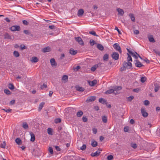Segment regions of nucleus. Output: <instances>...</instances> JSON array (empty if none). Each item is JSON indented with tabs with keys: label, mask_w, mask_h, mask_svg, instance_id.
<instances>
[{
	"label": "nucleus",
	"mask_w": 160,
	"mask_h": 160,
	"mask_svg": "<svg viewBox=\"0 0 160 160\" xmlns=\"http://www.w3.org/2000/svg\"><path fill=\"white\" fill-rule=\"evenodd\" d=\"M123 65L125 68L127 69H131L132 68V64L131 62L128 61H124L123 64Z\"/></svg>",
	"instance_id": "nucleus-1"
},
{
	"label": "nucleus",
	"mask_w": 160,
	"mask_h": 160,
	"mask_svg": "<svg viewBox=\"0 0 160 160\" xmlns=\"http://www.w3.org/2000/svg\"><path fill=\"white\" fill-rule=\"evenodd\" d=\"M113 47L116 50L118 51L119 52L121 53L122 50L121 48L119 46V44L117 43H115L113 45Z\"/></svg>",
	"instance_id": "nucleus-2"
},
{
	"label": "nucleus",
	"mask_w": 160,
	"mask_h": 160,
	"mask_svg": "<svg viewBox=\"0 0 160 160\" xmlns=\"http://www.w3.org/2000/svg\"><path fill=\"white\" fill-rule=\"evenodd\" d=\"M11 30L12 31H19L20 30V27L19 26H13L11 27Z\"/></svg>",
	"instance_id": "nucleus-3"
},
{
	"label": "nucleus",
	"mask_w": 160,
	"mask_h": 160,
	"mask_svg": "<svg viewBox=\"0 0 160 160\" xmlns=\"http://www.w3.org/2000/svg\"><path fill=\"white\" fill-rule=\"evenodd\" d=\"M134 62L135 65L137 67L140 68L144 66V65L142 64L138 60H136Z\"/></svg>",
	"instance_id": "nucleus-4"
},
{
	"label": "nucleus",
	"mask_w": 160,
	"mask_h": 160,
	"mask_svg": "<svg viewBox=\"0 0 160 160\" xmlns=\"http://www.w3.org/2000/svg\"><path fill=\"white\" fill-rule=\"evenodd\" d=\"M96 99V97L95 96H90L88 97L86 100L87 102H91L94 101Z\"/></svg>",
	"instance_id": "nucleus-5"
},
{
	"label": "nucleus",
	"mask_w": 160,
	"mask_h": 160,
	"mask_svg": "<svg viewBox=\"0 0 160 160\" xmlns=\"http://www.w3.org/2000/svg\"><path fill=\"white\" fill-rule=\"evenodd\" d=\"M141 112L142 116L144 117H147L148 115L147 112H146L145 109L144 108H142L141 109Z\"/></svg>",
	"instance_id": "nucleus-6"
},
{
	"label": "nucleus",
	"mask_w": 160,
	"mask_h": 160,
	"mask_svg": "<svg viewBox=\"0 0 160 160\" xmlns=\"http://www.w3.org/2000/svg\"><path fill=\"white\" fill-rule=\"evenodd\" d=\"M75 39L76 41L78 42L80 44L82 45H83L84 44L82 38L80 37H75Z\"/></svg>",
	"instance_id": "nucleus-7"
},
{
	"label": "nucleus",
	"mask_w": 160,
	"mask_h": 160,
	"mask_svg": "<svg viewBox=\"0 0 160 160\" xmlns=\"http://www.w3.org/2000/svg\"><path fill=\"white\" fill-rule=\"evenodd\" d=\"M119 54L116 52H113L112 55V58L115 60H118L119 58Z\"/></svg>",
	"instance_id": "nucleus-8"
},
{
	"label": "nucleus",
	"mask_w": 160,
	"mask_h": 160,
	"mask_svg": "<svg viewBox=\"0 0 160 160\" xmlns=\"http://www.w3.org/2000/svg\"><path fill=\"white\" fill-rule=\"evenodd\" d=\"M88 83L90 86H93L97 83V81L96 80H94L92 81H88Z\"/></svg>",
	"instance_id": "nucleus-9"
},
{
	"label": "nucleus",
	"mask_w": 160,
	"mask_h": 160,
	"mask_svg": "<svg viewBox=\"0 0 160 160\" xmlns=\"http://www.w3.org/2000/svg\"><path fill=\"white\" fill-rule=\"evenodd\" d=\"M51 51V49L49 47L44 48L42 49V51L43 52H50Z\"/></svg>",
	"instance_id": "nucleus-10"
},
{
	"label": "nucleus",
	"mask_w": 160,
	"mask_h": 160,
	"mask_svg": "<svg viewBox=\"0 0 160 160\" xmlns=\"http://www.w3.org/2000/svg\"><path fill=\"white\" fill-rule=\"evenodd\" d=\"M50 62L52 66H56L57 65V64L55 61V59L53 58H51L50 59Z\"/></svg>",
	"instance_id": "nucleus-11"
},
{
	"label": "nucleus",
	"mask_w": 160,
	"mask_h": 160,
	"mask_svg": "<svg viewBox=\"0 0 160 160\" xmlns=\"http://www.w3.org/2000/svg\"><path fill=\"white\" fill-rule=\"evenodd\" d=\"M84 12L83 9H80L78 12V16L79 17H81L82 16L84 13Z\"/></svg>",
	"instance_id": "nucleus-12"
},
{
	"label": "nucleus",
	"mask_w": 160,
	"mask_h": 160,
	"mask_svg": "<svg viewBox=\"0 0 160 160\" xmlns=\"http://www.w3.org/2000/svg\"><path fill=\"white\" fill-rule=\"evenodd\" d=\"M112 93H114L115 94H117V92H114V90H113V89H110L109 90H108L106 91L105 92V93L106 94H109Z\"/></svg>",
	"instance_id": "nucleus-13"
},
{
	"label": "nucleus",
	"mask_w": 160,
	"mask_h": 160,
	"mask_svg": "<svg viewBox=\"0 0 160 160\" xmlns=\"http://www.w3.org/2000/svg\"><path fill=\"white\" fill-rule=\"evenodd\" d=\"M101 152L100 151H97L96 152L94 153H92L91 154V155L92 157H95L98 156Z\"/></svg>",
	"instance_id": "nucleus-14"
},
{
	"label": "nucleus",
	"mask_w": 160,
	"mask_h": 160,
	"mask_svg": "<svg viewBox=\"0 0 160 160\" xmlns=\"http://www.w3.org/2000/svg\"><path fill=\"white\" fill-rule=\"evenodd\" d=\"M117 11L118 12L119 14L121 16L123 15L124 12L122 9L120 8H118L117 9Z\"/></svg>",
	"instance_id": "nucleus-15"
},
{
	"label": "nucleus",
	"mask_w": 160,
	"mask_h": 160,
	"mask_svg": "<svg viewBox=\"0 0 160 160\" xmlns=\"http://www.w3.org/2000/svg\"><path fill=\"white\" fill-rule=\"evenodd\" d=\"M75 88L77 90L80 92H83L85 90L84 88L79 86H76Z\"/></svg>",
	"instance_id": "nucleus-16"
},
{
	"label": "nucleus",
	"mask_w": 160,
	"mask_h": 160,
	"mask_svg": "<svg viewBox=\"0 0 160 160\" xmlns=\"http://www.w3.org/2000/svg\"><path fill=\"white\" fill-rule=\"evenodd\" d=\"M149 41L150 42H155V40L154 39L152 35H151L148 37Z\"/></svg>",
	"instance_id": "nucleus-17"
},
{
	"label": "nucleus",
	"mask_w": 160,
	"mask_h": 160,
	"mask_svg": "<svg viewBox=\"0 0 160 160\" xmlns=\"http://www.w3.org/2000/svg\"><path fill=\"white\" fill-rule=\"evenodd\" d=\"M121 89L122 87L121 86H116L113 87V90H114V92L118 93L117 91L120 90Z\"/></svg>",
	"instance_id": "nucleus-18"
},
{
	"label": "nucleus",
	"mask_w": 160,
	"mask_h": 160,
	"mask_svg": "<svg viewBox=\"0 0 160 160\" xmlns=\"http://www.w3.org/2000/svg\"><path fill=\"white\" fill-rule=\"evenodd\" d=\"M31 135V141L32 142H34L35 140V138L34 134L32 132H30Z\"/></svg>",
	"instance_id": "nucleus-19"
},
{
	"label": "nucleus",
	"mask_w": 160,
	"mask_h": 160,
	"mask_svg": "<svg viewBox=\"0 0 160 160\" xmlns=\"http://www.w3.org/2000/svg\"><path fill=\"white\" fill-rule=\"evenodd\" d=\"M69 52L72 55H75L77 54V51L74 50L73 48H71Z\"/></svg>",
	"instance_id": "nucleus-20"
},
{
	"label": "nucleus",
	"mask_w": 160,
	"mask_h": 160,
	"mask_svg": "<svg viewBox=\"0 0 160 160\" xmlns=\"http://www.w3.org/2000/svg\"><path fill=\"white\" fill-rule=\"evenodd\" d=\"M99 102L103 104H106L107 103V101L102 98H101L99 99Z\"/></svg>",
	"instance_id": "nucleus-21"
},
{
	"label": "nucleus",
	"mask_w": 160,
	"mask_h": 160,
	"mask_svg": "<svg viewBox=\"0 0 160 160\" xmlns=\"http://www.w3.org/2000/svg\"><path fill=\"white\" fill-rule=\"evenodd\" d=\"M31 61L32 62H36L38 61V59L36 57H33Z\"/></svg>",
	"instance_id": "nucleus-22"
},
{
	"label": "nucleus",
	"mask_w": 160,
	"mask_h": 160,
	"mask_svg": "<svg viewBox=\"0 0 160 160\" xmlns=\"http://www.w3.org/2000/svg\"><path fill=\"white\" fill-rule=\"evenodd\" d=\"M97 48L101 51H102L104 50L103 46L100 44H98L97 45Z\"/></svg>",
	"instance_id": "nucleus-23"
},
{
	"label": "nucleus",
	"mask_w": 160,
	"mask_h": 160,
	"mask_svg": "<svg viewBox=\"0 0 160 160\" xmlns=\"http://www.w3.org/2000/svg\"><path fill=\"white\" fill-rule=\"evenodd\" d=\"M129 16L130 17L131 20L133 22H135V17L134 15L132 13H130L129 14Z\"/></svg>",
	"instance_id": "nucleus-24"
},
{
	"label": "nucleus",
	"mask_w": 160,
	"mask_h": 160,
	"mask_svg": "<svg viewBox=\"0 0 160 160\" xmlns=\"http://www.w3.org/2000/svg\"><path fill=\"white\" fill-rule=\"evenodd\" d=\"M91 144L92 147H96L97 146L98 143L97 142L94 140H92V141Z\"/></svg>",
	"instance_id": "nucleus-25"
},
{
	"label": "nucleus",
	"mask_w": 160,
	"mask_h": 160,
	"mask_svg": "<svg viewBox=\"0 0 160 160\" xmlns=\"http://www.w3.org/2000/svg\"><path fill=\"white\" fill-rule=\"evenodd\" d=\"M62 79L65 81L64 83L66 82L68 80V76L66 75H63L62 77Z\"/></svg>",
	"instance_id": "nucleus-26"
},
{
	"label": "nucleus",
	"mask_w": 160,
	"mask_h": 160,
	"mask_svg": "<svg viewBox=\"0 0 160 160\" xmlns=\"http://www.w3.org/2000/svg\"><path fill=\"white\" fill-rule=\"evenodd\" d=\"M15 142L18 145L22 144V141L19 138H17L15 139Z\"/></svg>",
	"instance_id": "nucleus-27"
},
{
	"label": "nucleus",
	"mask_w": 160,
	"mask_h": 160,
	"mask_svg": "<svg viewBox=\"0 0 160 160\" xmlns=\"http://www.w3.org/2000/svg\"><path fill=\"white\" fill-rule=\"evenodd\" d=\"M4 37L5 39H11V36L8 33H6L4 34Z\"/></svg>",
	"instance_id": "nucleus-28"
},
{
	"label": "nucleus",
	"mask_w": 160,
	"mask_h": 160,
	"mask_svg": "<svg viewBox=\"0 0 160 160\" xmlns=\"http://www.w3.org/2000/svg\"><path fill=\"white\" fill-rule=\"evenodd\" d=\"M44 104L45 103L43 102H42L40 104L38 107L39 111H40L42 109Z\"/></svg>",
	"instance_id": "nucleus-29"
},
{
	"label": "nucleus",
	"mask_w": 160,
	"mask_h": 160,
	"mask_svg": "<svg viewBox=\"0 0 160 160\" xmlns=\"http://www.w3.org/2000/svg\"><path fill=\"white\" fill-rule=\"evenodd\" d=\"M102 122L104 123H107V118L105 116H103L102 117Z\"/></svg>",
	"instance_id": "nucleus-30"
},
{
	"label": "nucleus",
	"mask_w": 160,
	"mask_h": 160,
	"mask_svg": "<svg viewBox=\"0 0 160 160\" xmlns=\"http://www.w3.org/2000/svg\"><path fill=\"white\" fill-rule=\"evenodd\" d=\"M98 64L97 65H94L91 68V71L92 72H94L96 70V69L98 68Z\"/></svg>",
	"instance_id": "nucleus-31"
},
{
	"label": "nucleus",
	"mask_w": 160,
	"mask_h": 160,
	"mask_svg": "<svg viewBox=\"0 0 160 160\" xmlns=\"http://www.w3.org/2000/svg\"><path fill=\"white\" fill-rule=\"evenodd\" d=\"M127 55H128V57H127V61L128 62H132V59L131 57V56L128 53H127Z\"/></svg>",
	"instance_id": "nucleus-32"
},
{
	"label": "nucleus",
	"mask_w": 160,
	"mask_h": 160,
	"mask_svg": "<svg viewBox=\"0 0 160 160\" xmlns=\"http://www.w3.org/2000/svg\"><path fill=\"white\" fill-rule=\"evenodd\" d=\"M83 114V112L81 111H79L77 112V115L78 117H81Z\"/></svg>",
	"instance_id": "nucleus-33"
},
{
	"label": "nucleus",
	"mask_w": 160,
	"mask_h": 160,
	"mask_svg": "<svg viewBox=\"0 0 160 160\" xmlns=\"http://www.w3.org/2000/svg\"><path fill=\"white\" fill-rule=\"evenodd\" d=\"M13 54L14 56L16 57H18L20 55L19 53L18 52L16 51H15L13 52Z\"/></svg>",
	"instance_id": "nucleus-34"
},
{
	"label": "nucleus",
	"mask_w": 160,
	"mask_h": 160,
	"mask_svg": "<svg viewBox=\"0 0 160 160\" xmlns=\"http://www.w3.org/2000/svg\"><path fill=\"white\" fill-rule=\"evenodd\" d=\"M108 58V55L107 54H105L103 57V60L107 61Z\"/></svg>",
	"instance_id": "nucleus-35"
},
{
	"label": "nucleus",
	"mask_w": 160,
	"mask_h": 160,
	"mask_svg": "<svg viewBox=\"0 0 160 160\" xmlns=\"http://www.w3.org/2000/svg\"><path fill=\"white\" fill-rule=\"evenodd\" d=\"M6 145V142L5 141L3 142V143H1L0 145V147L2 148H5Z\"/></svg>",
	"instance_id": "nucleus-36"
},
{
	"label": "nucleus",
	"mask_w": 160,
	"mask_h": 160,
	"mask_svg": "<svg viewBox=\"0 0 160 160\" xmlns=\"http://www.w3.org/2000/svg\"><path fill=\"white\" fill-rule=\"evenodd\" d=\"M155 88H154V91H155V92H157L159 89V85L157 84H156L155 85Z\"/></svg>",
	"instance_id": "nucleus-37"
},
{
	"label": "nucleus",
	"mask_w": 160,
	"mask_h": 160,
	"mask_svg": "<svg viewBox=\"0 0 160 160\" xmlns=\"http://www.w3.org/2000/svg\"><path fill=\"white\" fill-rule=\"evenodd\" d=\"M8 88L11 90H13L14 88V87L13 84L9 83L8 86Z\"/></svg>",
	"instance_id": "nucleus-38"
},
{
	"label": "nucleus",
	"mask_w": 160,
	"mask_h": 160,
	"mask_svg": "<svg viewBox=\"0 0 160 160\" xmlns=\"http://www.w3.org/2000/svg\"><path fill=\"white\" fill-rule=\"evenodd\" d=\"M48 133L49 135H52V129L50 128H48L47 129Z\"/></svg>",
	"instance_id": "nucleus-39"
},
{
	"label": "nucleus",
	"mask_w": 160,
	"mask_h": 160,
	"mask_svg": "<svg viewBox=\"0 0 160 160\" xmlns=\"http://www.w3.org/2000/svg\"><path fill=\"white\" fill-rule=\"evenodd\" d=\"M22 127L26 129L28 128V125L26 122H24L22 124Z\"/></svg>",
	"instance_id": "nucleus-40"
},
{
	"label": "nucleus",
	"mask_w": 160,
	"mask_h": 160,
	"mask_svg": "<svg viewBox=\"0 0 160 160\" xmlns=\"http://www.w3.org/2000/svg\"><path fill=\"white\" fill-rule=\"evenodd\" d=\"M4 92L7 95H10L11 94V92L8 89H5L4 90Z\"/></svg>",
	"instance_id": "nucleus-41"
},
{
	"label": "nucleus",
	"mask_w": 160,
	"mask_h": 160,
	"mask_svg": "<svg viewBox=\"0 0 160 160\" xmlns=\"http://www.w3.org/2000/svg\"><path fill=\"white\" fill-rule=\"evenodd\" d=\"M89 33L91 34H92V35H93V36H98L97 35L95 32L93 31H92L91 32H90Z\"/></svg>",
	"instance_id": "nucleus-42"
},
{
	"label": "nucleus",
	"mask_w": 160,
	"mask_h": 160,
	"mask_svg": "<svg viewBox=\"0 0 160 160\" xmlns=\"http://www.w3.org/2000/svg\"><path fill=\"white\" fill-rule=\"evenodd\" d=\"M134 98V97L132 96H131L127 98V101H131Z\"/></svg>",
	"instance_id": "nucleus-43"
},
{
	"label": "nucleus",
	"mask_w": 160,
	"mask_h": 160,
	"mask_svg": "<svg viewBox=\"0 0 160 160\" xmlns=\"http://www.w3.org/2000/svg\"><path fill=\"white\" fill-rule=\"evenodd\" d=\"M146 78L144 77H142L141 78V81L142 83L144 82L146 80Z\"/></svg>",
	"instance_id": "nucleus-44"
},
{
	"label": "nucleus",
	"mask_w": 160,
	"mask_h": 160,
	"mask_svg": "<svg viewBox=\"0 0 160 160\" xmlns=\"http://www.w3.org/2000/svg\"><path fill=\"white\" fill-rule=\"evenodd\" d=\"M131 146L133 148H136L137 147V145L136 143H132L131 144Z\"/></svg>",
	"instance_id": "nucleus-45"
},
{
	"label": "nucleus",
	"mask_w": 160,
	"mask_h": 160,
	"mask_svg": "<svg viewBox=\"0 0 160 160\" xmlns=\"http://www.w3.org/2000/svg\"><path fill=\"white\" fill-rule=\"evenodd\" d=\"M48 150L51 154H53V150L52 148V147H49L48 148Z\"/></svg>",
	"instance_id": "nucleus-46"
},
{
	"label": "nucleus",
	"mask_w": 160,
	"mask_h": 160,
	"mask_svg": "<svg viewBox=\"0 0 160 160\" xmlns=\"http://www.w3.org/2000/svg\"><path fill=\"white\" fill-rule=\"evenodd\" d=\"M23 32L26 34H27V35H29V34H30L31 33L29 32V30H24V31H23Z\"/></svg>",
	"instance_id": "nucleus-47"
},
{
	"label": "nucleus",
	"mask_w": 160,
	"mask_h": 160,
	"mask_svg": "<svg viewBox=\"0 0 160 160\" xmlns=\"http://www.w3.org/2000/svg\"><path fill=\"white\" fill-rule=\"evenodd\" d=\"M113 158V156L110 155L108 156L107 159L108 160H112Z\"/></svg>",
	"instance_id": "nucleus-48"
},
{
	"label": "nucleus",
	"mask_w": 160,
	"mask_h": 160,
	"mask_svg": "<svg viewBox=\"0 0 160 160\" xmlns=\"http://www.w3.org/2000/svg\"><path fill=\"white\" fill-rule=\"evenodd\" d=\"M95 41L92 39H91L90 40V43L92 46H93L95 44Z\"/></svg>",
	"instance_id": "nucleus-49"
},
{
	"label": "nucleus",
	"mask_w": 160,
	"mask_h": 160,
	"mask_svg": "<svg viewBox=\"0 0 160 160\" xmlns=\"http://www.w3.org/2000/svg\"><path fill=\"white\" fill-rule=\"evenodd\" d=\"M86 148V145H83L80 148V149L82 150H85Z\"/></svg>",
	"instance_id": "nucleus-50"
},
{
	"label": "nucleus",
	"mask_w": 160,
	"mask_h": 160,
	"mask_svg": "<svg viewBox=\"0 0 160 160\" xmlns=\"http://www.w3.org/2000/svg\"><path fill=\"white\" fill-rule=\"evenodd\" d=\"M149 102L148 100H145L144 101V104L145 105H148L149 104Z\"/></svg>",
	"instance_id": "nucleus-51"
},
{
	"label": "nucleus",
	"mask_w": 160,
	"mask_h": 160,
	"mask_svg": "<svg viewBox=\"0 0 160 160\" xmlns=\"http://www.w3.org/2000/svg\"><path fill=\"white\" fill-rule=\"evenodd\" d=\"M3 110L5 111V112H10L12 111V109H2Z\"/></svg>",
	"instance_id": "nucleus-52"
},
{
	"label": "nucleus",
	"mask_w": 160,
	"mask_h": 160,
	"mask_svg": "<svg viewBox=\"0 0 160 160\" xmlns=\"http://www.w3.org/2000/svg\"><path fill=\"white\" fill-rule=\"evenodd\" d=\"M73 110H74L73 108L71 107H68L66 108V111H68V112H70Z\"/></svg>",
	"instance_id": "nucleus-53"
},
{
	"label": "nucleus",
	"mask_w": 160,
	"mask_h": 160,
	"mask_svg": "<svg viewBox=\"0 0 160 160\" xmlns=\"http://www.w3.org/2000/svg\"><path fill=\"white\" fill-rule=\"evenodd\" d=\"M61 122V120L60 118H57L55 120V122L56 123H58L60 122Z\"/></svg>",
	"instance_id": "nucleus-54"
},
{
	"label": "nucleus",
	"mask_w": 160,
	"mask_h": 160,
	"mask_svg": "<svg viewBox=\"0 0 160 160\" xmlns=\"http://www.w3.org/2000/svg\"><path fill=\"white\" fill-rule=\"evenodd\" d=\"M82 119L84 122H86L88 121L87 118L86 117H84V116L83 117Z\"/></svg>",
	"instance_id": "nucleus-55"
},
{
	"label": "nucleus",
	"mask_w": 160,
	"mask_h": 160,
	"mask_svg": "<svg viewBox=\"0 0 160 160\" xmlns=\"http://www.w3.org/2000/svg\"><path fill=\"white\" fill-rule=\"evenodd\" d=\"M131 55L132 56V57H134L136 59H137L138 58V55L135 54L133 52L132 54H131Z\"/></svg>",
	"instance_id": "nucleus-56"
},
{
	"label": "nucleus",
	"mask_w": 160,
	"mask_h": 160,
	"mask_svg": "<svg viewBox=\"0 0 160 160\" xmlns=\"http://www.w3.org/2000/svg\"><path fill=\"white\" fill-rule=\"evenodd\" d=\"M20 48L21 50H22L26 48V47L24 45L22 44L20 46Z\"/></svg>",
	"instance_id": "nucleus-57"
},
{
	"label": "nucleus",
	"mask_w": 160,
	"mask_h": 160,
	"mask_svg": "<svg viewBox=\"0 0 160 160\" xmlns=\"http://www.w3.org/2000/svg\"><path fill=\"white\" fill-rule=\"evenodd\" d=\"M126 69H127L125 68V67H124V66L123 65V67L120 68V70L121 71H123L126 70Z\"/></svg>",
	"instance_id": "nucleus-58"
},
{
	"label": "nucleus",
	"mask_w": 160,
	"mask_h": 160,
	"mask_svg": "<svg viewBox=\"0 0 160 160\" xmlns=\"http://www.w3.org/2000/svg\"><path fill=\"white\" fill-rule=\"evenodd\" d=\"M115 30H117V31L118 32L119 34H122L121 32L119 31V29L118 28V27H115Z\"/></svg>",
	"instance_id": "nucleus-59"
},
{
	"label": "nucleus",
	"mask_w": 160,
	"mask_h": 160,
	"mask_svg": "<svg viewBox=\"0 0 160 160\" xmlns=\"http://www.w3.org/2000/svg\"><path fill=\"white\" fill-rule=\"evenodd\" d=\"M47 85L45 83H44L41 86V88L42 89H43L44 88H46Z\"/></svg>",
	"instance_id": "nucleus-60"
},
{
	"label": "nucleus",
	"mask_w": 160,
	"mask_h": 160,
	"mask_svg": "<svg viewBox=\"0 0 160 160\" xmlns=\"http://www.w3.org/2000/svg\"><path fill=\"white\" fill-rule=\"evenodd\" d=\"M49 27L51 29H54L56 28V27L54 25L49 26Z\"/></svg>",
	"instance_id": "nucleus-61"
},
{
	"label": "nucleus",
	"mask_w": 160,
	"mask_h": 160,
	"mask_svg": "<svg viewBox=\"0 0 160 160\" xmlns=\"http://www.w3.org/2000/svg\"><path fill=\"white\" fill-rule=\"evenodd\" d=\"M22 22L24 24L26 25H28V22L25 20H23Z\"/></svg>",
	"instance_id": "nucleus-62"
},
{
	"label": "nucleus",
	"mask_w": 160,
	"mask_h": 160,
	"mask_svg": "<svg viewBox=\"0 0 160 160\" xmlns=\"http://www.w3.org/2000/svg\"><path fill=\"white\" fill-rule=\"evenodd\" d=\"M124 131L125 132H127L128 131V127H124Z\"/></svg>",
	"instance_id": "nucleus-63"
},
{
	"label": "nucleus",
	"mask_w": 160,
	"mask_h": 160,
	"mask_svg": "<svg viewBox=\"0 0 160 160\" xmlns=\"http://www.w3.org/2000/svg\"><path fill=\"white\" fill-rule=\"evenodd\" d=\"M93 132L94 134H96L97 132V130L96 128H94L92 129Z\"/></svg>",
	"instance_id": "nucleus-64"
}]
</instances>
